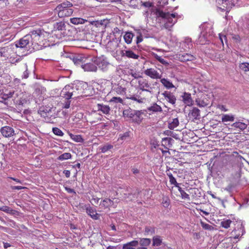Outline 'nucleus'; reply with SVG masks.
<instances>
[{"mask_svg": "<svg viewBox=\"0 0 249 249\" xmlns=\"http://www.w3.org/2000/svg\"><path fill=\"white\" fill-rule=\"evenodd\" d=\"M85 96L81 86L68 85L61 90L59 96H55L53 98L62 108L68 109L70 107L71 98L77 99Z\"/></svg>", "mask_w": 249, "mask_h": 249, "instance_id": "1", "label": "nucleus"}, {"mask_svg": "<svg viewBox=\"0 0 249 249\" xmlns=\"http://www.w3.org/2000/svg\"><path fill=\"white\" fill-rule=\"evenodd\" d=\"M155 13L157 18H161L164 19V27L166 29L171 28L177 22V19H173L177 17V13L170 14L159 9H156Z\"/></svg>", "mask_w": 249, "mask_h": 249, "instance_id": "2", "label": "nucleus"}, {"mask_svg": "<svg viewBox=\"0 0 249 249\" xmlns=\"http://www.w3.org/2000/svg\"><path fill=\"white\" fill-rule=\"evenodd\" d=\"M72 4L68 1H64L58 5L55 9L59 18L71 16L73 10L72 9Z\"/></svg>", "mask_w": 249, "mask_h": 249, "instance_id": "3", "label": "nucleus"}, {"mask_svg": "<svg viewBox=\"0 0 249 249\" xmlns=\"http://www.w3.org/2000/svg\"><path fill=\"white\" fill-rule=\"evenodd\" d=\"M238 0H222L218 2L217 7L222 11L229 13L232 7L237 3Z\"/></svg>", "mask_w": 249, "mask_h": 249, "instance_id": "4", "label": "nucleus"}, {"mask_svg": "<svg viewBox=\"0 0 249 249\" xmlns=\"http://www.w3.org/2000/svg\"><path fill=\"white\" fill-rule=\"evenodd\" d=\"M94 62L103 71H106L109 65L107 58L104 56L95 58L94 60Z\"/></svg>", "mask_w": 249, "mask_h": 249, "instance_id": "5", "label": "nucleus"}, {"mask_svg": "<svg viewBox=\"0 0 249 249\" xmlns=\"http://www.w3.org/2000/svg\"><path fill=\"white\" fill-rule=\"evenodd\" d=\"M41 34V31L40 30H38L32 31L30 32V34L28 35L31 36L32 45L33 46L34 48L38 45V42H39V41Z\"/></svg>", "mask_w": 249, "mask_h": 249, "instance_id": "6", "label": "nucleus"}, {"mask_svg": "<svg viewBox=\"0 0 249 249\" xmlns=\"http://www.w3.org/2000/svg\"><path fill=\"white\" fill-rule=\"evenodd\" d=\"M128 85V84L127 81L124 80H121L114 88V90L117 94L121 95H124L126 93Z\"/></svg>", "mask_w": 249, "mask_h": 249, "instance_id": "7", "label": "nucleus"}, {"mask_svg": "<svg viewBox=\"0 0 249 249\" xmlns=\"http://www.w3.org/2000/svg\"><path fill=\"white\" fill-rule=\"evenodd\" d=\"M138 86L140 89L142 90L140 92V95L142 94V92L145 91L151 92L152 88L146 79H139L138 81Z\"/></svg>", "mask_w": 249, "mask_h": 249, "instance_id": "8", "label": "nucleus"}, {"mask_svg": "<svg viewBox=\"0 0 249 249\" xmlns=\"http://www.w3.org/2000/svg\"><path fill=\"white\" fill-rule=\"evenodd\" d=\"M31 41V36L26 35L16 43V46L20 48H24L29 46Z\"/></svg>", "mask_w": 249, "mask_h": 249, "instance_id": "9", "label": "nucleus"}, {"mask_svg": "<svg viewBox=\"0 0 249 249\" xmlns=\"http://www.w3.org/2000/svg\"><path fill=\"white\" fill-rule=\"evenodd\" d=\"M1 135L5 138H10L13 136L15 134L14 129L9 126H4L0 129Z\"/></svg>", "mask_w": 249, "mask_h": 249, "instance_id": "10", "label": "nucleus"}, {"mask_svg": "<svg viewBox=\"0 0 249 249\" xmlns=\"http://www.w3.org/2000/svg\"><path fill=\"white\" fill-rule=\"evenodd\" d=\"M177 58L181 62H185L191 61L196 59V57L191 53H178L177 55Z\"/></svg>", "mask_w": 249, "mask_h": 249, "instance_id": "11", "label": "nucleus"}, {"mask_svg": "<svg viewBox=\"0 0 249 249\" xmlns=\"http://www.w3.org/2000/svg\"><path fill=\"white\" fill-rule=\"evenodd\" d=\"M193 47L192 39L190 38H186L180 42L179 48L180 51H187Z\"/></svg>", "mask_w": 249, "mask_h": 249, "instance_id": "12", "label": "nucleus"}, {"mask_svg": "<svg viewBox=\"0 0 249 249\" xmlns=\"http://www.w3.org/2000/svg\"><path fill=\"white\" fill-rule=\"evenodd\" d=\"M161 94L164 97V99H165L166 101H167L170 104L172 105H174L176 104L177 101L176 97L171 91H165Z\"/></svg>", "mask_w": 249, "mask_h": 249, "instance_id": "13", "label": "nucleus"}, {"mask_svg": "<svg viewBox=\"0 0 249 249\" xmlns=\"http://www.w3.org/2000/svg\"><path fill=\"white\" fill-rule=\"evenodd\" d=\"M144 73L152 79H161L162 77L161 74L154 68L147 69L144 71Z\"/></svg>", "mask_w": 249, "mask_h": 249, "instance_id": "14", "label": "nucleus"}, {"mask_svg": "<svg viewBox=\"0 0 249 249\" xmlns=\"http://www.w3.org/2000/svg\"><path fill=\"white\" fill-rule=\"evenodd\" d=\"M200 110L198 108L194 107L190 110L188 113V117L193 120H199L200 118Z\"/></svg>", "mask_w": 249, "mask_h": 249, "instance_id": "15", "label": "nucleus"}, {"mask_svg": "<svg viewBox=\"0 0 249 249\" xmlns=\"http://www.w3.org/2000/svg\"><path fill=\"white\" fill-rule=\"evenodd\" d=\"M245 232L244 227L241 224L239 225L237 230L234 229L232 231L231 233L234 239H236L241 237Z\"/></svg>", "mask_w": 249, "mask_h": 249, "instance_id": "16", "label": "nucleus"}, {"mask_svg": "<svg viewBox=\"0 0 249 249\" xmlns=\"http://www.w3.org/2000/svg\"><path fill=\"white\" fill-rule=\"evenodd\" d=\"M114 204V202L112 200L106 198L100 202V208L102 209H106L109 208Z\"/></svg>", "mask_w": 249, "mask_h": 249, "instance_id": "17", "label": "nucleus"}, {"mask_svg": "<svg viewBox=\"0 0 249 249\" xmlns=\"http://www.w3.org/2000/svg\"><path fill=\"white\" fill-rule=\"evenodd\" d=\"M183 102L188 106H190L193 104V100L191 97V94L188 92H184L181 96Z\"/></svg>", "mask_w": 249, "mask_h": 249, "instance_id": "18", "label": "nucleus"}, {"mask_svg": "<svg viewBox=\"0 0 249 249\" xmlns=\"http://www.w3.org/2000/svg\"><path fill=\"white\" fill-rule=\"evenodd\" d=\"M133 117V122L137 124H140L143 120V112L142 110H135V113Z\"/></svg>", "mask_w": 249, "mask_h": 249, "instance_id": "19", "label": "nucleus"}, {"mask_svg": "<svg viewBox=\"0 0 249 249\" xmlns=\"http://www.w3.org/2000/svg\"><path fill=\"white\" fill-rule=\"evenodd\" d=\"M97 109L99 111H101L104 114H109L110 111V108L108 105H105L101 104H97Z\"/></svg>", "mask_w": 249, "mask_h": 249, "instance_id": "20", "label": "nucleus"}, {"mask_svg": "<svg viewBox=\"0 0 249 249\" xmlns=\"http://www.w3.org/2000/svg\"><path fill=\"white\" fill-rule=\"evenodd\" d=\"M82 66L85 71H96L97 70V66L92 63H87L84 65H82Z\"/></svg>", "mask_w": 249, "mask_h": 249, "instance_id": "21", "label": "nucleus"}, {"mask_svg": "<svg viewBox=\"0 0 249 249\" xmlns=\"http://www.w3.org/2000/svg\"><path fill=\"white\" fill-rule=\"evenodd\" d=\"M87 213L94 219H97L99 218L98 214L95 209L89 206L86 208Z\"/></svg>", "mask_w": 249, "mask_h": 249, "instance_id": "22", "label": "nucleus"}, {"mask_svg": "<svg viewBox=\"0 0 249 249\" xmlns=\"http://www.w3.org/2000/svg\"><path fill=\"white\" fill-rule=\"evenodd\" d=\"M135 110H133L130 108H127L124 109L123 111V114L124 117L128 118L131 119L132 121L133 120V117L134 116Z\"/></svg>", "mask_w": 249, "mask_h": 249, "instance_id": "23", "label": "nucleus"}, {"mask_svg": "<svg viewBox=\"0 0 249 249\" xmlns=\"http://www.w3.org/2000/svg\"><path fill=\"white\" fill-rule=\"evenodd\" d=\"M86 58L84 57L82 55H76L73 57L72 60L73 62L75 64H82V65L83 63L85 62L86 61Z\"/></svg>", "mask_w": 249, "mask_h": 249, "instance_id": "24", "label": "nucleus"}, {"mask_svg": "<svg viewBox=\"0 0 249 249\" xmlns=\"http://www.w3.org/2000/svg\"><path fill=\"white\" fill-rule=\"evenodd\" d=\"M127 99H131L132 100L136 101L139 103H142L144 102V100H146V98L145 97L141 96L140 95H129V96H126Z\"/></svg>", "mask_w": 249, "mask_h": 249, "instance_id": "25", "label": "nucleus"}, {"mask_svg": "<svg viewBox=\"0 0 249 249\" xmlns=\"http://www.w3.org/2000/svg\"><path fill=\"white\" fill-rule=\"evenodd\" d=\"M147 110L148 111L152 112H161L162 111L161 107L156 103L153 104L147 108Z\"/></svg>", "mask_w": 249, "mask_h": 249, "instance_id": "26", "label": "nucleus"}, {"mask_svg": "<svg viewBox=\"0 0 249 249\" xmlns=\"http://www.w3.org/2000/svg\"><path fill=\"white\" fill-rule=\"evenodd\" d=\"M233 127L238 128L240 130H243L247 128L248 125L242 122H236L231 125Z\"/></svg>", "mask_w": 249, "mask_h": 249, "instance_id": "27", "label": "nucleus"}, {"mask_svg": "<svg viewBox=\"0 0 249 249\" xmlns=\"http://www.w3.org/2000/svg\"><path fill=\"white\" fill-rule=\"evenodd\" d=\"M122 55L125 56L129 58H132L134 59H138L139 58V55L135 53L131 50L125 51V53Z\"/></svg>", "mask_w": 249, "mask_h": 249, "instance_id": "28", "label": "nucleus"}, {"mask_svg": "<svg viewBox=\"0 0 249 249\" xmlns=\"http://www.w3.org/2000/svg\"><path fill=\"white\" fill-rule=\"evenodd\" d=\"M161 83L167 89H172L175 87L173 83L165 78H161L160 80Z\"/></svg>", "mask_w": 249, "mask_h": 249, "instance_id": "29", "label": "nucleus"}, {"mask_svg": "<svg viewBox=\"0 0 249 249\" xmlns=\"http://www.w3.org/2000/svg\"><path fill=\"white\" fill-rule=\"evenodd\" d=\"M70 21L74 25L84 24L87 22V20L80 18H70Z\"/></svg>", "mask_w": 249, "mask_h": 249, "instance_id": "30", "label": "nucleus"}, {"mask_svg": "<svg viewBox=\"0 0 249 249\" xmlns=\"http://www.w3.org/2000/svg\"><path fill=\"white\" fill-rule=\"evenodd\" d=\"M133 34L131 32H126L124 36L125 42L127 44H130L133 37Z\"/></svg>", "mask_w": 249, "mask_h": 249, "instance_id": "31", "label": "nucleus"}, {"mask_svg": "<svg viewBox=\"0 0 249 249\" xmlns=\"http://www.w3.org/2000/svg\"><path fill=\"white\" fill-rule=\"evenodd\" d=\"M0 210L3 212H4L7 213L15 214L17 211L12 209L11 208L7 206H3L2 207H0Z\"/></svg>", "mask_w": 249, "mask_h": 249, "instance_id": "32", "label": "nucleus"}, {"mask_svg": "<svg viewBox=\"0 0 249 249\" xmlns=\"http://www.w3.org/2000/svg\"><path fill=\"white\" fill-rule=\"evenodd\" d=\"M179 124V121L178 118H175L172 119V121L169 123L168 128L170 129H174L175 128L177 127Z\"/></svg>", "mask_w": 249, "mask_h": 249, "instance_id": "33", "label": "nucleus"}, {"mask_svg": "<svg viewBox=\"0 0 249 249\" xmlns=\"http://www.w3.org/2000/svg\"><path fill=\"white\" fill-rule=\"evenodd\" d=\"M234 120V116L230 114H223L222 117V122H233Z\"/></svg>", "mask_w": 249, "mask_h": 249, "instance_id": "34", "label": "nucleus"}, {"mask_svg": "<svg viewBox=\"0 0 249 249\" xmlns=\"http://www.w3.org/2000/svg\"><path fill=\"white\" fill-rule=\"evenodd\" d=\"M69 136H70L71 138L75 142H82L84 141L82 136L80 135H74L71 133H70Z\"/></svg>", "mask_w": 249, "mask_h": 249, "instance_id": "35", "label": "nucleus"}, {"mask_svg": "<svg viewBox=\"0 0 249 249\" xmlns=\"http://www.w3.org/2000/svg\"><path fill=\"white\" fill-rule=\"evenodd\" d=\"M232 221L230 219H223L220 223V226L225 229H228L230 227Z\"/></svg>", "mask_w": 249, "mask_h": 249, "instance_id": "36", "label": "nucleus"}, {"mask_svg": "<svg viewBox=\"0 0 249 249\" xmlns=\"http://www.w3.org/2000/svg\"><path fill=\"white\" fill-rule=\"evenodd\" d=\"M71 158V155L70 153H64L58 156L57 160H63L70 159Z\"/></svg>", "mask_w": 249, "mask_h": 249, "instance_id": "37", "label": "nucleus"}, {"mask_svg": "<svg viewBox=\"0 0 249 249\" xmlns=\"http://www.w3.org/2000/svg\"><path fill=\"white\" fill-rule=\"evenodd\" d=\"M155 233V228L150 227H146L144 229V235H152Z\"/></svg>", "mask_w": 249, "mask_h": 249, "instance_id": "38", "label": "nucleus"}, {"mask_svg": "<svg viewBox=\"0 0 249 249\" xmlns=\"http://www.w3.org/2000/svg\"><path fill=\"white\" fill-rule=\"evenodd\" d=\"M239 68L245 72L249 71V63L243 62L240 64Z\"/></svg>", "mask_w": 249, "mask_h": 249, "instance_id": "39", "label": "nucleus"}, {"mask_svg": "<svg viewBox=\"0 0 249 249\" xmlns=\"http://www.w3.org/2000/svg\"><path fill=\"white\" fill-rule=\"evenodd\" d=\"M167 175L169 177V181H170V183L171 184L174 185L176 187H177L178 188V187H179V184L177 183L176 178L173 177L172 174H167Z\"/></svg>", "mask_w": 249, "mask_h": 249, "instance_id": "40", "label": "nucleus"}, {"mask_svg": "<svg viewBox=\"0 0 249 249\" xmlns=\"http://www.w3.org/2000/svg\"><path fill=\"white\" fill-rule=\"evenodd\" d=\"M200 224L202 228L204 230L212 231L213 229V227L212 226L206 223L201 220L200 221Z\"/></svg>", "mask_w": 249, "mask_h": 249, "instance_id": "41", "label": "nucleus"}, {"mask_svg": "<svg viewBox=\"0 0 249 249\" xmlns=\"http://www.w3.org/2000/svg\"><path fill=\"white\" fill-rule=\"evenodd\" d=\"M151 240L148 238H142L140 241V244L142 246H148L150 245Z\"/></svg>", "mask_w": 249, "mask_h": 249, "instance_id": "42", "label": "nucleus"}, {"mask_svg": "<svg viewBox=\"0 0 249 249\" xmlns=\"http://www.w3.org/2000/svg\"><path fill=\"white\" fill-rule=\"evenodd\" d=\"M113 145L111 144H106L105 145H103V146L101 147L100 148V149L101 151V152L102 153H105L108 150L112 149L113 148Z\"/></svg>", "mask_w": 249, "mask_h": 249, "instance_id": "43", "label": "nucleus"}, {"mask_svg": "<svg viewBox=\"0 0 249 249\" xmlns=\"http://www.w3.org/2000/svg\"><path fill=\"white\" fill-rule=\"evenodd\" d=\"M172 139L171 138H164L162 139V145L165 146V145H169L171 143V141ZM166 149L167 147H165Z\"/></svg>", "mask_w": 249, "mask_h": 249, "instance_id": "44", "label": "nucleus"}, {"mask_svg": "<svg viewBox=\"0 0 249 249\" xmlns=\"http://www.w3.org/2000/svg\"><path fill=\"white\" fill-rule=\"evenodd\" d=\"M178 190L179 191L182 198L188 199H190L189 195L183 190L180 187H178Z\"/></svg>", "mask_w": 249, "mask_h": 249, "instance_id": "45", "label": "nucleus"}, {"mask_svg": "<svg viewBox=\"0 0 249 249\" xmlns=\"http://www.w3.org/2000/svg\"><path fill=\"white\" fill-rule=\"evenodd\" d=\"M53 132L55 135L58 136H63L64 135L62 130L57 127H53Z\"/></svg>", "mask_w": 249, "mask_h": 249, "instance_id": "46", "label": "nucleus"}, {"mask_svg": "<svg viewBox=\"0 0 249 249\" xmlns=\"http://www.w3.org/2000/svg\"><path fill=\"white\" fill-rule=\"evenodd\" d=\"M153 245L154 246H160L161 243V240L159 237H154L153 238Z\"/></svg>", "mask_w": 249, "mask_h": 249, "instance_id": "47", "label": "nucleus"}, {"mask_svg": "<svg viewBox=\"0 0 249 249\" xmlns=\"http://www.w3.org/2000/svg\"><path fill=\"white\" fill-rule=\"evenodd\" d=\"M110 102L123 104V100L120 97H113L111 99Z\"/></svg>", "mask_w": 249, "mask_h": 249, "instance_id": "48", "label": "nucleus"}, {"mask_svg": "<svg viewBox=\"0 0 249 249\" xmlns=\"http://www.w3.org/2000/svg\"><path fill=\"white\" fill-rule=\"evenodd\" d=\"M170 204V199L168 198H164L162 202V205L164 208H168Z\"/></svg>", "mask_w": 249, "mask_h": 249, "instance_id": "49", "label": "nucleus"}, {"mask_svg": "<svg viewBox=\"0 0 249 249\" xmlns=\"http://www.w3.org/2000/svg\"><path fill=\"white\" fill-rule=\"evenodd\" d=\"M99 200H100V198H98V197L94 196H92V197L90 200V201L92 204L94 203V204H97L99 202Z\"/></svg>", "mask_w": 249, "mask_h": 249, "instance_id": "50", "label": "nucleus"}, {"mask_svg": "<svg viewBox=\"0 0 249 249\" xmlns=\"http://www.w3.org/2000/svg\"><path fill=\"white\" fill-rule=\"evenodd\" d=\"M139 242L137 240H133L130 242L126 243V244L128 245L129 246L132 247H136L138 245Z\"/></svg>", "mask_w": 249, "mask_h": 249, "instance_id": "51", "label": "nucleus"}, {"mask_svg": "<svg viewBox=\"0 0 249 249\" xmlns=\"http://www.w3.org/2000/svg\"><path fill=\"white\" fill-rule=\"evenodd\" d=\"M8 49H9L8 47H3V48H1V49L0 50V53L1 54V56H4V57L7 56V54H4V53L5 52H7Z\"/></svg>", "mask_w": 249, "mask_h": 249, "instance_id": "52", "label": "nucleus"}, {"mask_svg": "<svg viewBox=\"0 0 249 249\" xmlns=\"http://www.w3.org/2000/svg\"><path fill=\"white\" fill-rule=\"evenodd\" d=\"M155 57L157 59V60H158L161 64H167V62L166 61V60H165L161 56H158V55H157Z\"/></svg>", "mask_w": 249, "mask_h": 249, "instance_id": "53", "label": "nucleus"}, {"mask_svg": "<svg viewBox=\"0 0 249 249\" xmlns=\"http://www.w3.org/2000/svg\"><path fill=\"white\" fill-rule=\"evenodd\" d=\"M142 5L145 7L150 8L153 6V4L150 1H146L143 2Z\"/></svg>", "mask_w": 249, "mask_h": 249, "instance_id": "54", "label": "nucleus"}, {"mask_svg": "<svg viewBox=\"0 0 249 249\" xmlns=\"http://www.w3.org/2000/svg\"><path fill=\"white\" fill-rule=\"evenodd\" d=\"M217 107L221 110L222 111H227L228 109L223 105H218Z\"/></svg>", "mask_w": 249, "mask_h": 249, "instance_id": "55", "label": "nucleus"}, {"mask_svg": "<svg viewBox=\"0 0 249 249\" xmlns=\"http://www.w3.org/2000/svg\"><path fill=\"white\" fill-rule=\"evenodd\" d=\"M64 188L68 193H72L74 195L76 194V192L73 189L70 188L67 186L65 187Z\"/></svg>", "mask_w": 249, "mask_h": 249, "instance_id": "56", "label": "nucleus"}, {"mask_svg": "<svg viewBox=\"0 0 249 249\" xmlns=\"http://www.w3.org/2000/svg\"><path fill=\"white\" fill-rule=\"evenodd\" d=\"M11 188L13 190H19L25 189L26 188L25 187H22V186H11Z\"/></svg>", "mask_w": 249, "mask_h": 249, "instance_id": "57", "label": "nucleus"}, {"mask_svg": "<svg viewBox=\"0 0 249 249\" xmlns=\"http://www.w3.org/2000/svg\"><path fill=\"white\" fill-rule=\"evenodd\" d=\"M143 40L142 36L141 34H140L137 37V40H136V44H138L140 42H142Z\"/></svg>", "mask_w": 249, "mask_h": 249, "instance_id": "58", "label": "nucleus"}, {"mask_svg": "<svg viewBox=\"0 0 249 249\" xmlns=\"http://www.w3.org/2000/svg\"><path fill=\"white\" fill-rule=\"evenodd\" d=\"M232 39L234 40H236L238 42H240L241 40V38L238 35H234L232 36Z\"/></svg>", "mask_w": 249, "mask_h": 249, "instance_id": "59", "label": "nucleus"}, {"mask_svg": "<svg viewBox=\"0 0 249 249\" xmlns=\"http://www.w3.org/2000/svg\"><path fill=\"white\" fill-rule=\"evenodd\" d=\"M51 108L49 109V110L46 109V110H44V109L41 110V109H40L39 110V112L41 116H44V115L43 113H42V112H44V113H46V112H49L50 111H51Z\"/></svg>", "mask_w": 249, "mask_h": 249, "instance_id": "60", "label": "nucleus"}, {"mask_svg": "<svg viewBox=\"0 0 249 249\" xmlns=\"http://www.w3.org/2000/svg\"><path fill=\"white\" fill-rule=\"evenodd\" d=\"M63 173L65 174V176L67 178H68L70 177L71 172L69 170H64Z\"/></svg>", "mask_w": 249, "mask_h": 249, "instance_id": "61", "label": "nucleus"}, {"mask_svg": "<svg viewBox=\"0 0 249 249\" xmlns=\"http://www.w3.org/2000/svg\"><path fill=\"white\" fill-rule=\"evenodd\" d=\"M219 39L222 43V44L223 45V38H225L226 39V36L225 35H222L221 34H219Z\"/></svg>", "mask_w": 249, "mask_h": 249, "instance_id": "62", "label": "nucleus"}, {"mask_svg": "<svg viewBox=\"0 0 249 249\" xmlns=\"http://www.w3.org/2000/svg\"><path fill=\"white\" fill-rule=\"evenodd\" d=\"M123 249H135L133 247H131L126 244H124L123 246Z\"/></svg>", "mask_w": 249, "mask_h": 249, "instance_id": "63", "label": "nucleus"}, {"mask_svg": "<svg viewBox=\"0 0 249 249\" xmlns=\"http://www.w3.org/2000/svg\"><path fill=\"white\" fill-rule=\"evenodd\" d=\"M9 178H10L13 180H14L15 181H16V182H18V183H22V182L20 180L18 179V178H13V177H8Z\"/></svg>", "mask_w": 249, "mask_h": 249, "instance_id": "64", "label": "nucleus"}]
</instances>
